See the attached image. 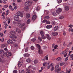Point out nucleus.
<instances>
[{"label": "nucleus", "instance_id": "2f4dec72", "mask_svg": "<svg viewBox=\"0 0 73 73\" xmlns=\"http://www.w3.org/2000/svg\"><path fill=\"white\" fill-rule=\"evenodd\" d=\"M26 61L27 62H31V59L29 58L27 59L26 60Z\"/></svg>", "mask_w": 73, "mask_h": 73}, {"label": "nucleus", "instance_id": "5fc2aeb1", "mask_svg": "<svg viewBox=\"0 0 73 73\" xmlns=\"http://www.w3.org/2000/svg\"><path fill=\"white\" fill-rule=\"evenodd\" d=\"M13 45L14 46H17V44L16 43H14L13 44Z\"/></svg>", "mask_w": 73, "mask_h": 73}, {"label": "nucleus", "instance_id": "dca6fc26", "mask_svg": "<svg viewBox=\"0 0 73 73\" xmlns=\"http://www.w3.org/2000/svg\"><path fill=\"white\" fill-rule=\"evenodd\" d=\"M46 38L48 40H50L51 39V37L49 36V35L48 34H46Z\"/></svg>", "mask_w": 73, "mask_h": 73}, {"label": "nucleus", "instance_id": "412c9836", "mask_svg": "<svg viewBox=\"0 0 73 73\" xmlns=\"http://www.w3.org/2000/svg\"><path fill=\"white\" fill-rule=\"evenodd\" d=\"M7 55L9 56H11V55H12V54H11V53L9 52H7Z\"/></svg>", "mask_w": 73, "mask_h": 73}, {"label": "nucleus", "instance_id": "ddd939ff", "mask_svg": "<svg viewBox=\"0 0 73 73\" xmlns=\"http://www.w3.org/2000/svg\"><path fill=\"white\" fill-rule=\"evenodd\" d=\"M64 8L65 11H69V7L68 6H66L64 7Z\"/></svg>", "mask_w": 73, "mask_h": 73}, {"label": "nucleus", "instance_id": "4d7b16f0", "mask_svg": "<svg viewBox=\"0 0 73 73\" xmlns=\"http://www.w3.org/2000/svg\"><path fill=\"white\" fill-rule=\"evenodd\" d=\"M38 40L40 41H42V39L40 37H38Z\"/></svg>", "mask_w": 73, "mask_h": 73}, {"label": "nucleus", "instance_id": "37998d69", "mask_svg": "<svg viewBox=\"0 0 73 73\" xmlns=\"http://www.w3.org/2000/svg\"><path fill=\"white\" fill-rule=\"evenodd\" d=\"M31 50H33L35 48L33 46H32L31 47Z\"/></svg>", "mask_w": 73, "mask_h": 73}, {"label": "nucleus", "instance_id": "0eeeda50", "mask_svg": "<svg viewBox=\"0 0 73 73\" xmlns=\"http://www.w3.org/2000/svg\"><path fill=\"white\" fill-rule=\"evenodd\" d=\"M7 44H13V41L12 40L9 39L7 41Z\"/></svg>", "mask_w": 73, "mask_h": 73}, {"label": "nucleus", "instance_id": "de8ad7c7", "mask_svg": "<svg viewBox=\"0 0 73 73\" xmlns=\"http://www.w3.org/2000/svg\"><path fill=\"white\" fill-rule=\"evenodd\" d=\"M50 66H52V67H53L54 66V64L51 63L50 64Z\"/></svg>", "mask_w": 73, "mask_h": 73}, {"label": "nucleus", "instance_id": "9b49d317", "mask_svg": "<svg viewBox=\"0 0 73 73\" xmlns=\"http://www.w3.org/2000/svg\"><path fill=\"white\" fill-rule=\"evenodd\" d=\"M15 31L16 32L19 33H21V30H20V29L18 28H17L15 30Z\"/></svg>", "mask_w": 73, "mask_h": 73}, {"label": "nucleus", "instance_id": "7ed1b4c3", "mask_svg": "<svg viewBox=\"0 0 73 73\" xmlns=\"http://www.w3.org/2000/svg\"><path fill=\"white\" fill-rule=\"evenodd\" d=\"M17 15L19 16H20L21 17H23V15L21 12L18 11L17 13Z\"/></svg>", "mask_w": 73, "mask_h": 73}, {"label": "nucleus", "instance_id": "f704fd0d", "mask_svg": "<svg viewBox=\"0 0 73 73\" xmlns=\"http://www.w3.org/2000/svg\"><path fill=\"white\" fill-rule=\"evenodd\" d=\"M59 67V66L58 65H56L55 67V70L58 69V67Z\"/></svg>", "mask_w": 73, "mask_h": 73}, {"label": "nucleus", "instance_id": "58836bf2", "mask_svg": "<svg viewBox=\"0 0 73 73\" xmlns=\"http://www.w3.org/2000/svg\"><path fill=\"white\" fill-rule=\"evenodd\" d=\"M41 38H42V39L44 40L46 38V37H45V36H43V37L42 36Z\"/></svg>", "mask_w": 73, "mask_h": 73}, {"label": "nucleus", "instance_id": "a18cd8bd", "mask_svg": "<svg viewBox=\"0 0 73 73\" xmlns=\"http://www.w3.org/2000/svg\"><path fill=\"white\" fill-rule=\"evenodd\" d=\"M54 69V67H52L51 69V70L53 71Z\"/></svg>", "mask_w": 73, "mask_h": 73}, {"label": "nucleus", "instance_id": "8fccbe9b", "mask_svg": "<svg viewBox=\"0 0 73 73\" xmlns=\"http://www.w3.org/2000/svg\"><path fill=\"white\" fill-rule=\"evenodd\" d=\"M28 50V48H26L25 49V52H27Z\"/></svg>", "mask_w": 73, "mask_h": 73}, {"label": "nucleus", "instance_id": "5701e85b", "mask_svg": "<svg viewBox=\"0 0 73 73\" xmlns=\"http://www.w3.org/2000/svg\"><path fill=\"white\" fill-rule=\"evenodd\" d=\"M24 56L26 57H29V55L28 54H24Z\"/></svg>", "mask_w": 73, "mask_h": 73}, {"label": "nucleus", "instance_id": "b1692460", "mask_svg": "<svg viewBox=\"0 0 73 73\" xmlns=\"http://www.w3.org/2000/svg\"><path fill=\"white\" fill-rule=\"evenodd\" d=\"M46 60H48V57L47 56H46L43 59L44 61H45Z\"/></svg>", "mask_w": 73, "mask_h": 73}, {"label": "nucleus", "instance_id": "c9c22d12", "mask_svg": "<svg viewBox=\"0 0 73 73\" xmlns=\"http://www.w3.org/2000/svg\"><path fill=\"white\" fill-rule=\"evenodd\" d=\"M36 40V39L35 38H33L31 39V41H33V42L35 41Z\"/></svg>", "mask_w": 73, "mask_h": 73}, {"label": "nucleus", "instance_id": "c85d7f7f", "mask_svg": "<svg viewBox=\"0 0 73 73\" xmlns=\"http://www.w3.org/2000/svg\"><path fill=\"white\" fill-rule=\"evenodd\" d=\"M5 45L3 44H1V48H4V47H5Z\"/></svg>", "mask_w": 73, "mask_h": 73}, {"label": "nucleus", "instance_id": "c756f323", "mask_svg": "<svg viewBox=\"0 0 73 73\" xmlns=\"http://www.w3.org/2000/svg\"><path fill=\"white\" fill-rule=\"evenodd\" d=\"M64 16H60V17H58V19H64Z\"/></svg>", "mask_w": 73, "mask_h": 73}, {"label": "nucleus", "instance_id": "393cba45", "mask_svg": "<svg viewBox=\"0 0 73 73\" xmlns=\"http://www.w3.org/2000/svg\"><path fill=\"white\" fill-rule=\"evenodd\" d=\"M36 47H37V48H38V49H41V48H40V45L39 44H36Z\"/></svg>", "mask_w": 73, "mask_h": 73}, {"label": "nucleus", "instance_id": "9d476101", "mask_svg": "<svg viewBox=\"0 0 73 73\" xmlns=\"http://www.w3.org/2000/svg\"><path fill=\"white\" fill-rule=\"evenodd\" d=\"M38 53L40 54H42V53H43V51L41 49H38Z\"/></svg>", "mask_w": 73, "mask_h": 73}, {"label": "nucleus", "instance_id": "4468645a", "mask_svg": "<svg viewBox=\"0 0 73 73\" xmlns=\"http://www.w3.org/2000/svg\"><path fill=\"white\" fill-rule=\"evenodd\" d=\"M67 52H66L65 51H63L62 52H61L60 53L61 55H64V54H67Z\"/></svg>", "mask_w": 73, "mask_h": 73}, {"label": "nucleus", "instance_id": "338daca9", "mask_svg": "<svg viewBox=\"0 0 73 73\" xmlns=\"http://www.w3.org/2000/svg\"><path fill=\"white\" fill-rule=\"evenodd\" d=\"M68 60V57H67L65 59V61H66Z\"/></svg>", "mask_w": 73, "mask_h": 73}, {"label": "nucleus", "instance_id": "a878e982", "mask_svg": "<svg viewBox=\"0 0 73 73\" xmlns=\"http://www.w3.org/2000/svg\"><path fill=\"white\" fill-rule=\"evenodd\" d=\"M27 19H29L30 17V14L29 13H27Z\"/></svg>", "mask_w": 73, "mask_h": 73}, {"label": "nucleus", "instance_id": "39448f33", "mask_svg": "<svg viewBox=\"0 0 73 73\" xmlns=\"http://www.w3.org/2000/svg\"><path fill=\"white\" fill-rule=\"evenodd\" d=\"M10 37L11 38H17V36L13 35H10Z\"/></svg>", "mask_w": 73, "mask_h": 73}, {"label": "nucleus", "instance_id": "473e14b6", "mask_svg": "<svg viewBox=\"0 0 73 73\" xmlns=\"http://www.w3.org/2000/svg\"><path fill=\"white\" fill-rule=\"evenodd\" d=\"M36 10L37 11H40V7H36Z\"/></svg>", "mask_w": 73, "mask_h": 73}, {"label": "nucleus", "instance_id": "a211bd4d", "mask_svg": "<svg viewBox=\"0 0 73 73\" xmlns=\"http://www.w3.org/2000/svg\"><path fill=\"white\" fill-rule=\"evenodd\" d=\"M52 15H53V16H56L57 15V13L54 12L52 13Z\"/></svg>", "mask_w": 73, "mask_h": 73}, {"label": "nucleus", "instance_id": "7c9ffc66", "mask_svg": "<svg viewBox=\"0 0 73 73\" xmlns=\"http://www.w3.org/2000/svg\"><path fill=\"white\" fill-rule=\"evenodd\" d=\"M72 44V42H70L69 43V44L67 45V46L68 47L70 46V45H71Z\"/></svg>", "mask_w": 73, "mask_h": 73}, {"label": "nucleus", "instance_id": "f3484780", "mask_svg": "<svg viewBox=\"0 0 73 73\" xmlns=\"http://www.w3.org/2000/svg\"><path fill=\"white\" fill-rule=\"evenodd\" d=\"M52 27V26L51 25H47L46 28L47 29H50V28H51Z\"/></svg>", "mask_w": 73, "mask_h": 73}, {"label": "nucleus", "instance_id": "6e6d98bb", "mask_svg": "<svg viewBox=\"0 0 73 73\" xmlns=\"http://www.w3.org/2000/svg\"><path fill=\"white\" fill-rule=\"evenodd\" d=\"M10 18H9L8 19V24H9V23H10Z\"/></svg>", "mask_w": 73, "mask_h": 73}, {"label": "nucleus", "instance_id": "c03bdc74", "mask_svg": "<svg viewBox=\"0 0 73 73\" xmlns=\"http://www.w3.org/2000/svg\"><path fill=\"white\" fill-rule=\"evenodd\" d=\"M4 50H5V51H8V48H4Z\"/></svg>", "mask_w": 73, "mask_h": 73}, {"label": "nucleus", "instance_id": "4be33fe9", "mask_svg": "<svg viewBox=\"0 0 73 73\" xmlns=\"http://www.w3.org/2000/svg\"><path fill=\"white\" fill-rule=\"evenodd\" d=\"M62 60V58L59 57L56 59L57 61H61Z\"/></svg>", "mask_w": 73, "mask_h": 73}, {"label": "nucleus", "instance_id": "6ab92c4d", "mask_svg": "<svg viewBox=\"0 0 73 73\" xmlns=\"http://www.w3.org/2000/svg\"><path fill=\"white\" fill-rule=\"evenodd\" d=\"M58 29V26H56L55 27L54 29V31H56Z\"/></svg>", "mask_w": 73, "mask_h": 73}, {"label": "nucleus", "instance_id": "bf43d9fd", "mask_svg": "<svg viewBox=\"0 0 73 73\" xmlns=\"http://www.w3.org/2000/svg\"><path fill=\"white\" fill-rule=\"evenodd\" d=\"M8 27V24H6L5 25V29H6L7 28V27Z\"/></svg>", "mask_w": 73, "mask_h": 73}, {"label": "nucleus", "instance_id": "49530a36", "mask_svg": "<svg viewBox=\"0 0 73 73\" xmlns=\"http://www.w3.org/2000/svg\"><path fill=\"white\" fill-rule=\"evenodd\" d=\"M46 65V62H44L43 64V65L44 66H45V65Z\"/></svg>", "mask_w": 73, "mask_h": 73}, {"label": "nucleus", "instance_id": "bb28decb", "mask_svg": "<svg viewBox=\"0 0 73 73\" xmlns=\"http://www.w3.org/2000/svg\"><path fill=\"white\" fill-rule=\"evenodd\" d=\"M4 53V50H0V54H3V53Z\"/></svg>", "mask_w": 73, "mask_h": 73}, {"label": "nucleus", "instance_id": "e2e57ef3", "mask_svg": "<svg viewBox=\"0 0 73 73\" xmlns=\"http://www.w3.org/2000/svg\"><path fill=\"white\" fill-rule=\"evenodd\" d=\"M11 33L12 34H14V33H15V32L14 31H11Z\"/></svg>", "mask_w": 73, "mask_h": 73}, {"label": "nucleus", "instance_id": "20e7f679", "mask_svg": "<svg viewBox=\"0 0 73 73\" xmlns=\"http://www.w3.org/2000/svg\"><path fill=\"white\" fill-rule=\"evenodd\" d=\"M62 9L59 8L56 10V12L57 13L59 14V13H60L61 12H62Z\"/></svg>", "mask_w": 73, "mask_h": 73}, {"label": "nucleus", "instance_id": "774afa93", "mask_svg": "<svg viewBox=\"0 0 73 73\" xmlns=\"http://www.w3.org/2000/svg\"><path fill=\"white\" fill-rule=\"evenodd\" d=\"M21 73H25V71L23 70H22L21 71Z\"/></svg>", "mask_w": 73, "mask_h": 73}, {"label": "nucleus", "instance_id": "f8f14e48", "mask_svg": "<svg viewBox=\"0 0 73 73\" xmlns=\"http://www.w3.org/2000/svg\"><path fill=\"white\" fill-rule=\"evenodd\" d=\"M40 35L42 37H43L44 35V32L43 31H41L40 32Z\"/></svg>", "mask_w": 73, "mask_h": 73}, {"label": "nucleus", "instance_id": "ea45409f", "mask_svg": "<svg viewBox=\"0 0 73 73\" xmlns=\"http://www.w3.org/2000/svg\"><path fill=\"white\" fill-rule=\"evenodd\" d=\"M3 7L4 8H7L8 7V5H5L3 6Z\"/></svg>", "mask_w": 73, "mask_h": 73}, {"label": "nucleus", "instance_id": "6e6552de", "mask_svg": "<svg viewBox=\"0 0 73 73\" xmlns=\"http://www.w3.org/2000/svg\"><path fill=\"white\" fill-rule=\"evenodd\" d=\"M52 35L54 36H56L58 35V33L57 32H53L52 33Z\"/></svg>", "mask_w": 73, "mask_h": 73}, {"label": "nucleus", "instance_id": "a19ab883", "mask_svg": "<svg viewBox=\"0 0 73 73\" xmlns=\"http://www.w3.org/2000/svg\"><path fill=\"white\" fill-rule=\"evenodd\" d=\"M7 53H4L3 54V56H5V57L7 56Z\"/></svg>", "mask_w": 73, "mask_h": 73}, {"label": "nucleus", "instance_id": "cd10ccee", "mask_svg": "<svg viewBox=\"0 0 73 73\" xmlns=\"http://www.w3.org/2000/svg\"><path fill=\"white\" fill-rule=\"evenodd\" d=\"M24 10L25 11H28L29 10V8L28 7L24 8Z\"/></svg>", "mask_w": 73, "mask_h": 73}, {"label": "nucleus", "instance_id": "423d86ee", "mask_svg": "<svg viewBox=\"0 0 73 73\" xmlns=\"http://www.w3.org/2000/svg\"><path fill=\"white\" fill-rule=\"evenodd\" d=\"M61 67H60L56 70H55V72H56V73H60V72H61Z\"/></svg>", "mask_w": 73, "mask_h": 73}, {"label": "nucleus", "instance_id": "e433bc0d", "mask_svg": "<svg viewBox=\"0 0 73 73\" xmlns=\"http://www.w3.org/2000/svg\"><path fill=\"white\" fill-rule=\"evenodd\" d=\"M64 64H65V63L63 62V63H60V66H62L63 65H64Z\"/></svg>", "mask_w": 73, "mask_h": 73}, {"label": "nucleus", "instance_id": "052dcab7", "mask_svg": "<svg viewBox=\"0 0 73 73\" xmlns=\"http://www.w3.org/2000/svg\"><path fill=\"white\" fill-rule=\"evenodd\" d=\"M50 65H48L47 67V69H50Z\"/></svg>", "mask_w": 73, "mask_h": 73}, {"label": "nucleus", "instance_id": "f03ea898", "mask_svg": "<svg viewBox=\"0 0 73 73\" xmlns=\"http://www.w3.org/2000/svg\"><path fill=\"white\" fill-rule=\"evenodd\" d=\"M14 19L16 21H19V16L17 15H16L14 16Z\"/></svg>", "mask_w": 73, "mask_h": 73}, {"label": "nucleus", "instance_id": "09e8293b", "mask_svg": "<svg viewBox=\"0 0 73 73\" xmlns=\"http://www.w3.org/2000/svg\"><path fill=\"white\" fill-rule=\"evenodd\" d=\"M68 27H69L70 28H72V27H73V25H70L68 26Z\"/></svg>", "mask_w": 73, "mask_h": 73}, {"label": "nucleus", "instance_id": "13d9d810", "mask_svg": "<svg viewBox=\"0 0 73 73\" xmlns=\"http://www.w3.org/2000/svg\"><path fill=\"white\" fill-rule=\"evenodd\" d=\"M66 43H65V42H63V45L64 46H66Z\"/></svg>", "mask_w": 73, "mask_h": 73}, {"label": "nucleus", "instance_id": "3c124183", "mask_svg": "<svg viewBox=\"0 0 73 73\" xmlns=\"http://www.w3.org/2000/svg\"><path fill=\"white\" fill-rule=\"evenodd\" d=\"M62 2V1L61 0H59L58 2V4L61 3Z\"/></svg>", "mask_w": 73, "mask_h": 73}, {"label": "nucleus", "instance_id": "680f3d73", "mask_svg": "<svg viewBox=\"0 0 73 73\" xmlns=\"http://www.w3.org/2000/svg\"><path fill=\"white\" fill-rule=\"evenodd\" d=\"M46 23L48 24H50V22H49V21H46Z\"/></svg>", "mask_w": 73, "mask_h": 73}, {"label": "nucleus", "instance_id": "2eb2a0df", "mask_svg": "<svg viewBox=\"0 0 73 73\" xmlns=\"http://www.w3.org/2000/svg\"><path fill=\"white\" fill-rule=\"evenodd\" d=\"M36 17H37V16H36V15H33L32 17L33 20H35Z\"/></svg>", "mask_w": 73, "mask_h": 73}, {"label": "nucleus", "instance_id": "603ef678", "mask_svg": "<svg viewBox=\"0 0 73 73\" xmlns=\"http://www.w3.org/2000/svg\"><path fill=\"white\" fill-rule=\"evenodd\" d=\"M13 73H17V71L16 70H15L13 71Z\"/></svg>", "mask_w": 73, "mask_h": 73}, {"label": "nucleus", "instance_id": "864d4df0", "mask_svg": "<svg viewBox=\"0 0 73 73\" xmlns=\"http://www.w3.org/2000/svg\"><path fill=\"white\" fill-rule=\"evenodd\" d=\"M47 20H44L42 21L43 23H45V22H46Z\"/></svg>", "mask_w": 73, "mask_h": 73}, {"label": "nucleus", "instance_id": "79ce46f5", "mask_svg": "<svg viewBox=\"0 0 73 73\" xmlns=\"http://www.w3.org/2000/svg\"><path fill=\"white\" fill-rule=\"evenodd\" d=\"M45 19H49V17L46 16L44 18Z\"/></svg>", "mask_w": 73, "mask_h": 73}, {"label": "nucleus", "instance_id": "69168bd1", "mask_svg": "<svg viewBox=\"0 0 73 73\" xmlns=\"http://www.w3.org/2000/svg\"><path fill=\"white\" fill-rule=\"evenodd\" d=\"M13 7H15V5H16V3H13Z\"/></svg>", "mask_w": 73, "mask_h": 73}, {"label": "nucleus", "instance_id": "72a5a7b5", "mask_svg": "<svg viewBox=\"0 0 73 73\" xmlns=\"http://www.w3.org/2000/svg\"><path fill=\"white\" fill-rule=\"evenodd\" d=\"M34 62L35 64H37L38 62V61L37 60H35L34 61Z\"/></svg>", "mask_w": 73, "mask_h": 73}, {"label": "nucleus", "instance_id": "1a4fd4ad", "mask_svg": "<svg viewBox=\"0 0 73 73\" xmlns=\"http://www.w3.org/2000/svg\"><path fill=\"white\" fill-rule=\"evenodd\" d=\"M21 21H19L18 23V24L17 26L19 28H22V26H21Z\"/></svg>", "mask_w": 73, "mask_h": 73}, {"label": "nucleus", "instance_id": "0e129e2a", "mask_svg": "<svg viewBox=\"0 0 73 73\" xmlns=\"http://www.w3.org/2000/svg\"><path fill=\"white\" fill-rule=\"evenodd\" d=\"M58 46H57V45H56L54 46V48L55 49H56L57 47Z\"/></svg>", "mask_w": 73, "mask_h": 73}, {"label": "nucleus", "instance_id": "4c0bfd02", "mask_svg": "<svg viewBox=\"0 0 73 73\" xmlns=\"http://www.w3.org/2000/svg\"><path fill=\"white\" fill-rule=\"evenodd\" d=\"M27 24H29V23H30V19H29L28 20H27Z\"/></svg>", "mask_w": 73, "mask_h": 73}, {"label": "nucleus", "instance_id": "f257e3e1", "mask_svg": "<svg viewBox=\"0 0 73 73\" xmlns=\"http://www.w3.org/2000/svg\"><path fill=\"white\" fill-rule=\"evenodd\" d=\"M31 4H32L31 2L27 1L25 3V5L26 7H29V6H31Z\"/></svg>", "mask_w": 73, "mask_h": 73}, {"label": "nucleus", "instance_id": "aec40b11", "mask_svg": "<svg viewBox=\"0 0 73 73\" xmlns=\"http://www.w3.org/2000/svg\"><path fill=\"white\" fill-rule=\"evenodd\" d=\"M18 65L19 67V68H20L21 66L22 65V64H21V62H18Z\"/></svg>", "mask_w": 73, "mask_h": 73}]
</instances>
